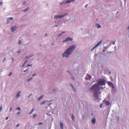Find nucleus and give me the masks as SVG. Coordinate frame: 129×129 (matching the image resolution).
Segmentation results:
<instances>
[{"label":"nucleus","instance_id":"nucleus-5","mask_svg":"<svg viewBox=\"0 0 129 129\" xmlns=\"http://www.w3.org/2000/svg\"><path fill=\"white\" fill-rule=\"evenodd\" d=\"M73 40L72 38H71L70 37H68L66 38L65 40H64L62 41L63 42H66L69 41H72Z\"/></svg>","mask_w":129,"mask_h":129},{"label":"nucleus","instance_id":"nucleus-12","mask_svg":"<svg viewBox=\"0 0 129 129\" xmlns=\"http://www.w3.org/2000/svg\"><path fill=\"white\" fill-rule=\"evenodd\" d=\"M75 1V0H68L66 1L67 3H69L71 2H73Z\"/></svg>","mask_w":129,"mask_h":129},{"label":"nucleus","instance_id":"nucleus-48","mask_svg":"<svg viewBox=\"0 0 129 129\" xmlns=\"http://www.w3.org/2000/svg\"><path fill=\"white\" fill-rule=\"evenodd\" d=\"M20 51H18V53H20Z\"/></svg>","mask_w":129,"mask_h":129},{"label":"nucleus","instance_id":"nucleus-21","mask_svg":"<svg viewBox=\"0 0 129 129\" xmlns=\"http://www.w3.org/2000/svg\"><path fill=\"white\" fill-rule=\"evenodd\" d=\"M29 70V68H28L27 69H26V70L23 71L24 72H27V71H28Z\"/></svg>","mask_w":129,"mask_h":129},{"label":"nucleus","instance_id":"nucleus-9","mask_svg":"<svg viewBox=\"0 0 129 129\" xmlns=\"http://www.w3.org/2000/svg\"><path fill=\"white\" fill-rule=\"evenodd\" d=\"M16 26H14L11 27V31L12 32L14 31L16 29Z\"/></svg>","mask_w":129,"mask_h":129},{"label":"nucleus","instance_id":"nucleus-50","mask_svg":"<svg viewBox=\"0 0 129 129\" xmlns=\"http://www.w3.org/2000/svg\"><path fill=\"white\" fill-rule=\"evenodd\" d=\"M47 35V34H46V35H45V36H46Z\"/></svg>","mask_w":129,"mask_h":129},{"label":"nucleus","instance_id":"nucleus-7","mask_svg":"<svg viewBox=\"0 0 129 129\" xmlns=\"http://www.w3.org/2000/svg\"><path fill=\"white\" fill-rule=\"evenodd\" d=\"M91 76L87 74L86 76V78L87 80H90L91 79Z\"/></svg>","mask_w":129,"mask_h":129},{"label":"nucleus","instance_id":"nucleus-30","mask_svg":"<svg viewBox=\"0 0 129 129\" xmlns=\"http://www.w3.org/2000/svg\"><path fill=\"white\" fill-rule=\"evenodd\" d=\"M102 104H101L100 105V108H102Z\"/></svg>","mask_w":129,"mask_h":129},{"label":"nucleus","instance_id":"nucleus-1","mask_svg":"<svg viewBox=\"0 0 129 129\" xmlns=\"http://www.w3.org/2000/svg\"><path fill=\"white\" fill-rule=\"evenodd\" d=\"M97 82L98 83L94 84L91 87L90 90L92 91L94 97L98 98L99 95L101 93L100 90L103 89L102 87H99V86L100 85H105L106 81L103 79H100L98 80Z\"/></svg>","mask_w":129,"mask_h":129},{"label":"nucleus","instance_id":"nucleus-44","mask_svg":"<svg viewBox=\"0 0 129 129\" xmlns=\"http://www.w3.org/2000/svg\"><path fill=\"white\" fill-rule=\"evenodd\" d=\"M3 4L2 2L0 3V6Z\"/></svg>","mask_w":129,"mask_h":129},{"label":"nucleus","instance_id":"nucleus-16","mask_svg":"<svg viewBox=\"0 0 129 129\" xmlns=\"http://www.w3.org/2000/svg\"><path fill=\"white\" fill-rule=\"evenodd\" d=\"M20 92H21V91H19L17 94V96L18 98L20 96Z\"/></svg>","mask_w":129,"mask_h":129},{"label":"nucleus","instance_id":"nucleus-51","mask_svg":"<svg viewBox=\"0 0 129 129\" xmlns=\"http://www.w3.org/2000/svg\"><path fill=\"white\" fill-rule=\"evenodd\" d=\"M62 4V3L60 4V5H61Z\"/></svg>","mask_w":129,"mask_h":129},{"label":"nucleus","instance_id":"nucleus-25","mask_svg":"<svg viewBox=\"0 0 129 129\" xmlns=\"http://www.w3.org/2000/svg\"><path fill=\"white\" fill-rule=\"evenodd\" d=\"M2 110V105H1V107L0 108V112Z\"/></svg>","mask_w":129,"mask_h":129},{"label":"nucleus","instance_id":"nucleus-41","mask_svg":"<svg viewBox=\"0 0 129 129\" xmlns=\"http://www.w3.org/2000/svg\"><path fill=\"white\" fill-rule=\"evenodd\" d=\"M36 74H33V75H32V76H36Z\"/></svg>","mask_w":129,"mask_h":129},{"label":"nucleus","instance_id":"nucleus-19","mask_svg":"<svg viewBox=\"0 0 129 129\" xmlns=\"http://www.w3.org/2000/svg\"><path fill=\"white\" fill-rule=\"evenodd\" d=\"M33 55H29V56H26L25 57V58H28L29 57H31Z\"/></svg>","mask_w":129,"mask_h":129},{"label":"nucleus","instance_id":"nucleus-10","mask_svg":"<svg viewBox=\"0 0 129 129\" xmlns=\"http://www.w3.org/2000/svg\"><path fill=\"white\" fill-rule=\"evenodd\" d=\"M63 125L62 122H60V127L61 129H63Z\"/></svg>","mask_w":129,"mask_h":129},{"label":"nucleus","instance_id":"nucleus-38","mask_svg":"<svg viewBox=\"0 0 129 129\" xmlns=\"http://www.w3.org/2000/svg\"><path fill=\"white\" fill-rule=\"evenodd\" d=\"M20 113V112H18L17 113V115H18Z\"/></svg>","mask_w":129,"mask_h":129},{"label":"nucleus","instance_id":"nucleus-37","mask_svg":"<svg viewBox=\"0 0 129 129\" xmlns=\"http://www.w3.org/2000/svg\"><path fill=\"white\" fill-rule=\"evenodd\" d=\"M26 2L25 1V2H24L22 4H23V5H25V4H26Z\"/></svg>","mask_w":129,"mask_h":129},{"label":"nucleus","instance_id":"nucleus-32","mask_svg":"<svg viewBox=\"0 0 129 129\" xmlns=\"http://www.w3.org/2000/svg\"><path fill=\"white\" fill-rule=\"evenodd\" d=\"M27 61H27V60H25V61L24 62V64H25L27 63Z\"/></svg>","mask_w":129,"mask_h":129},{"label":"nucleus","instance_id":"nucleus-3","mask_svg":"<svg viewBox=\"0 0 129 129\" xmlns=\"http://www.w3.org/2000/svg\"><path fill=\"white\" fill-rule=\"evenodd\" d=\"M68 14L67 13H66L63 15H55L54 16V17L55 19H57L58 18H61L62 17H64L66 15Z\"/></svg>","mask_w":129,"mask_h":129},{"label":"nucleus","instance_id":"nucleus-33","mask_svg":"<svg viewBox=\"0 0 129 129\" xmlns=\"http://www.w3.org/2000/svg\"><path fill=\"white\" fill-rule=\"evenodd\" d=\"M42 124H42V122H40L39 123H38V124L39 125H42Z\"/></svg>","mask_w":129,"mask_h":129},{"label":"nucleus","instance_id":"nucleus-14","mask_svg":"<svg viewBox=\"0 0 129 129\" xmlns=\"http://www.w3.org/2000/svg\"><path fill=\"white\" fill-rule=\"evenodd\" d=\"M96 26L98 28H100L101 27V26L98 24H96Z\"/></svg>","mask_w":129,"mask_h":129},{"label":"nucleus","instance_id":"nucleus-22","mask_svg":"<svg viewBox=\"0 0 129 129\" xmlns=\"http://www.w3.org/2000/svg\"><path fill=\"white\" fill-rule=\"evenodd\" d=\"M71 87H72V88H73L74 90V91H75V89H74V86H73V85H72V84H71Z\"/></svg>","mask_w":129,"mask_h":129},{"label":"nucleus","instance_id":"nucleus-28","mask_svg":"<svg viewBox=\"0 0 129 129\" xmlns=\"http://www.w3.org/2000/svg\"><path fill=\"white\" fill-rule=\"evenodd\" d=\"M32 94L31 93L28 96V97L29 98L31 95H32Z\"/></svg>","mask_w":129,"mask_h":129},{"label":"nucleus","instance_id":"nucleus-26","mask_svg":"<svg viewBox=\"0 0 129 129\" xmlns=\"http://www.w3.org/2000/svg\"><path fill=\"white\" fill-rule=\"evenodd\" d=\"M12 74V72H10V73H9V75H8V76H10V75H11Z\"/></svg>","mask_w":129,"mask_h":129},{"label":"nucleus","instance_id":"nucleus-35","mask_svg":"<svg viewBox=\"0 0 129 129\" xmlns=\"http://www.w3.org/2000/svg\"><path fill=\"white\" fill-rule=\"evenodd\" d=\"M32 78H29V79H28L27 80V81H29L30 80H31V79H32Z\"/></svg>","mask_w":129,"mask_h":129},{"label":"nucleus","instance_id":"nucleus-15","mask_svg":"<svg viewBox=\"0 0 129 129\" xmlns=\"http://www.w3.org/2000/svg\"><path fill=\"white\" fill-rule=\"evenodd\" d=\"M29 8L28 7V8H26V9L23 10V11L24 12H25L27 11L28 10H29Z\"/></svg>","mask_w":129,"mask_h":129},{"label":"nucleus","instance_id":"nucleus-20","mask_svg":"<svg viewBox=\"0 0 129 129\" xmlns=\"http://www.w3.org/2000/svg\"><path fill=\"white\" fill-rule=\"evenodd\" d=\"M15 109L16 110H21L20 108V107H18L17 108H16Z\"/></svg>","mask_w":129,"mask_h":129},{"label":"nucleus","instance_id":"nucleus-39","mask_svg":"<svg viewBox=\"0 0 129 129\" xmlns=\"http://www.w3.org/2000/svg\"><path fill=\"white\" fill-rule=\"evenodd\" d=\"M20 124H18L17 125H16V127H17L19 126Z\"/></svg>","mask_w":129,"mask_h":129},{"label":"nucleus","instance_id":"nucleus-29","mask_svg":"<svg viewBox=\"0 0 129 129\" xmlns=\"http://www.w3.org/2000/svg\"><path fill=\"white\" fill-rule=\"evenodd\" d=\"M37 116V115L36 114H34L33 115V117L34 118H35V117Z\"/></svg>","mask_w":129,"mask_h":129},{"label":"nucleus","instance_id":"nucleus-24","mask_svg":"<svg viewBox=\"0 0 129 129\" xmlns=\"http://www.w3.org/2000/svg\"><path fill=\"white\" fill-rule=\"evenodd\" d=\"M65 33V32H62V33H61L60 34H59L58 35V36H61V35H62V34H63V33Z\"/></svg>","mask_w":129,"mask_h":129},{"label":"nucleus","instance_id":"nucleus-45","mask_svg":"<svg viewBox=\"0 0 129 129\" xmlns=\"http://www.w3.org/2000/svg\"><path fill=\"white\" fill-rule=\"evenodd\" d=\"M72 78H73V80H74L75 79H74V78L73 77Z\"/></svg>","mask_w":129,"mask_h":129},{"label":"nucleus","instance_id":"nucleus-52","mask_svg":"<svg viewBox=\"0 0 129 129\" xmlns=\"http://www.w3.org/2000/svg\"><path fill=\"white\" fill-rule=\"evenodd\" d=\"M52 44V45H54V44Z\"/></svg>","mask_w":129,"mask_h":129},{"label":"nucleus","instance_id":"nucleus-42","mask_svg":"<svg viewBox=\"0 0 129 129\" xmlns=\"http://www.w3.org/2000/svg\"><path fill=\"white\" fill-rule=\"evenodd\" d=\"M8 118H9V117L8 116H7L6 117V120H7L8 119Z\"/></svg>","mask_w":129,"mask_h":129},{"label":"nucleus","instance_id":"nucleus-17","mask_svg":"<svg viewBox=\"0 0 129 129\" xmlns=\"http://www.w3.org/2000/svg\"><path fill=\"white\" fill-rule=\"evenodd\" d=\"M34 109H34H34H33L31 110V111L29 113V114H31L32 113V112H33V111H34Z\"/></svg>","mask_w":129,"mask_h":129},{"label":"nucleus","instance_id":"nucleus-34","mask_svg":"<svg viewBox=\"0 0 129 129\" xmlns=\"http://www.w3.org/2000/svg\"><path fill=\"white\" fill-rule=\"evenodd\" d=\"M6 60V58H4L3 60V62H4Z\"/></svg>","mask_w":129,"mask_h":129},{"label":"nucleus","instance_id":"nucleus-4","mask_svg":"<svg viewBox=\"0 0 129 129\" xmlns=\"http://www.w3.org/2000/svg\"><path fill=\"white\" fill-rule=\"evenodd\" d=\"M102 42V40H101L97 44L95 45V46L91 49V51H92L93 50H94V49L96 47L99 46L101 44Z\"/></svg>","mask_w":129,"mask_h":129},{"label":"nucleus","instance_id":"nucleus-47","mask_svg":"<svg viewBox=\"0 0 129 129\" xmlns=\"http://www.w3.org/2000/svg\"><path fill=\"white\" fill-rule=\"evenodd\" d=\"M127 29H129V26L127 27Z\"/></svg>","mask_w":129,"mask_h":129},{"label":"nucleus","instance_id":"nucleus-31","mask_svg":"<svg viewBox=\"0 0 129 129\" xmlns=\"http://www.w3.org/2000/svg\"><path fill=\"white\" fill-rule=\"evenodd\" d=\"M12 107H11L10 109V110H9V111L10 112H11L12 111Z\"/></svg>","mask_w":129,"mask_h":129},{"label":"nucleus","instance_id":"nucleus-18","mask_svg":"<svg viewBox=\"0 0 129 129\" xmlns=\"http://www.w3.org/2000/svg\"><path fill=\"white\" fill-rule=\"evenodd\" d=\"M43 97V95H41V96L38 99V100L39 101Z\"/></svg>","mask_w":129,"mask_h":129},{"label":"nucleus","instance_id":"nucleus-27","mask_svg":"<svg viewBox=\"0 0 129 129\" xmlns=\"http://www.w3.org/2000/svg\"><path fill=\"white\" fill-rule=\"evenodd\" d=\"M22 42H21V41L20 40H19V44H20L21 43H22Z\"/></svg>","mask_w":129,"mask_h":129},{"label":"nucleus","instance_id":"nucleus-46","mask_svg":"<svg viewBox=\"0 0 129 129\" xmlns=\"http://www.w3.org/2000/svg\"><path fill=\"white\" fill-rule=\"evenodd\" d=\"M87 5H88L87 4H86V5H85V7H87Z\"/></svg>","mask_w":129,"mask_h":129},{"label":"nucleus","instance_id":"nucleus-2","mask_svg":"<svg viewBox=\"0 0 129 129\" xmlns=\"http://www.w3.org/2000/svg\"><path fill=\"white\" fill-rule=\"evenodd\" d=\"M76 47L75 45H74L70 46L66 52L62 54V56L63 57H66L68 58L69 57V55L71 54L73 50Z\"/></svg>","mask_w":129,"mask_h":129},{"label":"nucleus","instance_id":"nucleus-8","mask_svg":"<svg viewBox=\"0 0 129 129\" xmlns=\"http://www.w3.org/2000/svg\"><path fill=\"white\" fill-rule=\"evenodd\" d=\"M103 102L105 103L107 105H108L109 104V102L108 101H106V100H103Z\"/></svg>","mask_w":129,"mask_h":129},{"label":"nucleus","instance_id":"nucleus-40","mask_svg":"<svg viewBox=\"0 0 129 129\" xmlns=\"http://www.w3.org/2000/svg\"><path fill=\"white\" fill-rule=\"evenodd\" d=\"M25 64L24 63H23V64L22 66V67H23L25 65Z\"/></svg>","mask_w":129,"mask_h":129},{"label":"nucleus","instance_id":"nucleus-6","mask_svg":"<svg viewBox=\"0 0 129 129\" xmlns=\"http://www.w3.org/2000/svg\"><path fill=\"white\" fill-rule=\"evenodd\" d=\"M108 85L111 87H112V88H113L114 86L113 83L111 82H107Z\"/></svg>","mask_w":129,"mask_h":129},{"label":"nucleus","instance_id":"nucleus-11","mask_svg":"<svg viewBox=\"0 0 129 129\" xmlns=\"http://www.w3.org/2000/svg\"><path fill=\"white\" fill-rule=\"evenodd\" d=\"M13 19V18L12 17H9L8 18L7 20V23H8L9 22V21L10 20H12Z\"/></svg>","mask_w":129,"mask_h":129},{"label":"nucleus","instance_id":"nucleus-43","mask_svg":"<svg viewBox=\"0 0 129 129\" xmlns=\"http://www.w3.org/2000/svg\"><path fill=\"white\" fill-rule=\"evenodd\" d=\"M31 66V64H28L27 65V67H29L30 66Z\"/></svg>","mask_w":129,"mask_h":129},{"label":"nucleus","instance_id":"nucleus-49","mask_svg":"<svg viewBox=\"0 0 129 129\" xmlns=\"http://www.w3.org/2000/svg\"><path fill=\"white\" fill-rule=\"evenodd\" d=\"M14 60V58H13V59H12V60Z\"/></svg>","mask_w":129,"mask_h":129},{"label":"nucleus","instance_id":"nucleus-13","mask_svg":"<svg viewBox=\"0 0 129 129\" xmlns=\"http://www.w3.org/2000/svg\"><path fill=\"white\" fill-rule=\"evenodd\" d=\"M92 122L93 124L95 123V118H93L92 120Z\"/></svg>","mask_w":129,"mask_h":129},{"label":"nucleus","instance_id":"nucleus-36","mask_svg":"<svg viewBox=\"0 0 129 129\" xmlns=\"http://www.w3.org/2000/svg\"><path fill=\"white\" fill-rule=\"evenodd\" d=\"M45 101H44L41 104V105H42V104H44V103H45Z\"/></svg>","mask_w":129,"mask_h":129},{"label":"nucleus","instance_id":"nucleus-23","mask_svg":"<svg viewBox=\"0 0 129 129\" xmlns=\"http://www.w3.org/2000/svg\"><path fill=\"white\" fill-rule=\"evenodd\" d=\"M72 119H73V121H74V116H73V114H72Z\"/></svg>","mask_w":129,"mask_h":129}]
</instances>
